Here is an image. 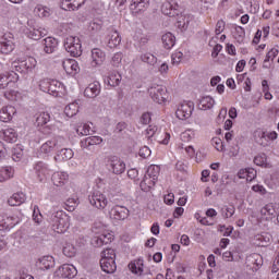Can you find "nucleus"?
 Here are the masks:
<instances>
[{"instance_id": "obj_1", "label": "nucleus", "mask_w": 279, "mask_h": 279, "mask_svg": "<svg viewBox=\"0 0 279 279\" xmlns=\"http://www.w3.org/2000/svg\"><path fill=\"white\" fill-rule=\"evenodd\" d=\"M71 226L70 218L62 211H57L51 216V227L57 234H64Z\"/></svg>"}, {"instance_id": "obj_2", "label": "nucleus", "mask_w": 279, "mask_h": 279, "mask_svg": "<svg viewBox=\"0 0 279 279\" xmlns=\"http://www.w3.org/2000/svg\"><path fill=\"white\" fill-rule=\"evenodd\" d=\"M64 49L72 58H80L82 56V40L80 37L69 36L64 40Z\"/></svg>"}, {"instance_id": "obj_3", "label": "nucleus", "mask_w": 279, "mask_h": 279, "mask_svg": "<svg viewBox=\"0 0 279 279\" xmlns=\"http://www.w3.org/2000/svg\"><path fill=\"white\" fill-rule=\"evenodd\" d=\"M149 97L156 104H165L167 101L169 95L167 94V87L162 85H153L148 88Z\"/></svg>"}, {"instance_id": "obj_4", "label": "nucleus", "mask_w": 279, "mask_h": 279, "mask_svg": "<svg viewBox=\"0 0 279 279\" xmlns=\"http://www.w3.org/2000/svg\"><path fill=\"white\" fill-rule=\"evenodd\" d=\"M88 202L90 206L97 208L98 210H104V208L108 206V197H106L104 193L97 190L90 192L88 195Z\"/></svg>"}, {"instance_id": "obj_5", "label": "nucleus", "mask_w": 279, "mask_h": 279, "mask_svg": "<svg viewBox=\"0 0 279 279\" xmlns=\"http://www.w3.org/2000/svg\"><path fill=\"white\" fill-rule=\"evenodd\" d=\"M63 137H56L50 141H47L39 148V154H44L45 156H49V154H53V151H58L60 147H62Z\"/></svg>"}, {"instance_id": "obj_6", "label": "nucleus", "mask_w": 279, "mask_h": 279, "mask_svg": "<svg viewBox=\"0 0 279 279\" xmlns=\"http://www.w3.org/2000/svg\"><path fill=\"white\" fill-rule=\"evenodd\" d=\"M36 64L38 62L36 61V58L34 57H27L25 60L13 62L12 66L19 73H29L33 69H36Z\"/></svg>"}, {"instance_id": "obj_7", "label": "nucleus", "mask_w": 279, "mask_h": 279, "mask_svg": "<svg viewBox=\"0 0 279 279\" xmlns=\"http://www.w3.org/2000/svg\"><path fill=\"white\" fill-rule=\"evenodd\" d=\"M107 166L108 170L111 173H114V175H121L122 173H125V161L117 156H111L108 159Z\"/></svg>"}, {"instance_id": "obj_8", "label": "nucleus", "mask_w": 279, "mask_h": 279, "mask_svg": "<svg viewBox=\"0 0 279 279\" xmlns=\"http://www.w3.org/2000/svg\"><path fill=\"white\" fill-rule=\"evenodd\" d=\"M193 110H195V104L193 101H184L175 111L177 118L181 121H186V119H191Z\"/></svg>"}, {"instance_id": "obj_9", "label": "nucleus", "mask_w": 279, "mask_h": 279, "mask_svg": "<svg viewBox=\"0 0 279 279\" xmlns=\"http://www.w3.org/2000/svg\"><path fill=\"white\" fill-rule=\"evenodd\" d=\"M54 276L57 278H75L77 276V268L71 264H63L54 271Z\"/></svg>"}, {"instance_id": "obj_10", "label": "nucleus", "mask_w": 279, "mask_h": 279, "mask_svg": "<svg viewBox=\"0 0 279 279\" xmlns=\"http://www.w3.org/2000/svg\"><path fill=\"white\" fill-rule=\"evenodd\" d=\"M161 12L166 16H170V19H173L175 16H180L182 14V10H180V5L177 2H169L166 1L161 5Z\"/></svg>"}, {"instance_id": "obj_11", "label": "nucleus", "mask_w": 279, "mask_h": 279, "mask_svg": "<svg viewBox=\"0 0 279 279\" xmlns=\"http://www.w3.org/2000/svg\"><path fill=\"white\" fill-rule=\"evenodd\" d=\"M276 138H278V133L276 131H272L270 133H267L265 131L255 132V141L258 145H262L263 147H267V143H269V141H276Z\"/></svg>"}, {"instance_id": "obj_12", "label": "nucleus", "mask_w": 279, "mask_h": 279, "mask_svg": "<svg viewBox=\"0 0 279 279\" xmlns=\"http://www.w3.org/2000/svg\"><path fill=\"white\" fill-rule=\"evenodd\" d=\"M110 218L116 219V221H125L130 217V209L125 206L117 205L109 211Z\"/></svg>"}, {"instance_id": "obj_13", "label": "nucleus", "mask_w": 279, "mask_h": 279, "mask_svg": "<svg viewBox=\"0 0 279 279\" xmlns=\"http://www.w3.org/2000/svg\"><path fill=\"white\" fill-rule=\"evenodd\" d=\"M34 171L37 180L39 182H45V180H47V175H49V166L43 161H38L34 166Z\"/></svg>"}, {"instance_id": "obj_14", "label": "nucleus", "mask_w": 279, "mask_h": 279, "mask_svg": "<svg viewBox=\"0 0 279 279\" xmlns=\"http://www.w3.org/2000/svg\"><path fill=\"white\" fill-rule=\"evenodd\" d=\"M108 48L114 49L121 45V34L114 27L108 29Z\"/></svg>"}, {"instance_id": "obj_15", "label": "nucleus", "mask_w": 279, "mask_h": 279, "mask_svg": "<svg viewBox=\"0 0 279 279\" xmlns=\"http://www.w3.org/2000/svg\"><path fill=\"white\" fill-rule=\"evenodd\" d=\"M62 66L69 75H75L76 73H80V64H77V61L75 59H66L62 61Z\"/></svg>"}, {"instance_id": "obj_16", "label": "nucleus", "mask_w": 279, "mask_h": 279, "mask_svg": "<svg viewBox=\"0 0 279 279\" xmlns=\"http://www.w3.org/2000/svg\"><path fill=\"white\" fill-rule=\"evenodd\" d=\"M101 143H104V138H101V136H88L80 142V146L82 149H90V147L101 145Z\"/></svg>"}, {"instance_id": "obj_17", "label": "nucleus", "mask_w": 279, "mask_h": 279, "mask_svg": "<svg viewBox=\"0 0 279 279\" xmlns=\"http://www.w3.org/2000/svg\"><path fill=\"white\" fill-rule=\"evenodd\" d=\"M147 8H149V0H132L130 4V10L133 12V14L145 12Z\"/></svg>"}, {"instance_id": "obj_18", "label": "nucleus", "mask_w": 279, "mask_h": 279, "mask_svg": "<svg viewBox=\"0 0 279 279\" xmlns=\"http://www.w3.org/2000/svg\"><path fill=\"white\" fill-rule=\"evenodd\" d=\"M101 93V85L99 82L90 83L84 90V95L89 99H95Z\"/></svg>"}, {"instance_id": "obj_19", "label": "nucleus", "mask_w": 279, "mask_h": 279, "mask_svg": "<svg viewBox=\"0 0 279 279\" xmlns=\"http://www.w3.org/2000/svg\"><path fill=\"white\" fill-rule=\"evenodd\" d=\"M37 265L39 269H41L43 271L47 269H53V267H56V259L53 258V256L47 255V256L40 257L38 259Z\"/></svg>"}, {"instance_id": "obj_20", "label": "nucleus", "mask_w": 279, "mask_h": 279, "mask_svg": "<svg viewBox=\"0 0 279 279\" xmlns=\"http://www.w3.org/2000/svg\"><path fill=\"white\" fill-rule=\"evenodd\" d=\"M106 60V53L99 48H94L92 50V66H101Z\"/></svg>"}, {"instance_id": "obj_21", "label": "nucleus", "mask_w": 279, "mask_h": 279, "mask_svg": "<svg viewBox=\"0 0 279 279\" xmlns=\"http://www.w3.org/2000/svg\"><path fill=\"white\" fill-rule=\"evenodd\" d=\"M100 267L105 274H114L117 271V263L112 258H101Z\"/></svg>"}, {"instance_id": "obj_22", "label": "nucleus", "mask_w": 279, "mask_h": 279, "mask_svg": "<svg viewBox=\"0 0 279 279\" xmlns=\"http://www.w3.org/2000/svg\"><path fill=\"white\" fill-rule=\"evenodd\" d=\"M15 114H16V108H14L13 106L3 107L0 110V121H2L3 123H9V121Z\"/></svg>"}, {"instance_id": "obj_23", "label": "nucleus", "mask_w": 279, "mask_h": 279, "mask_svg": "<svg viewBox=\"0 0 279 279\" xmlns=\"http://www.w3.org/2000/svg\"><path fill=\"white\" fill-rule=\"evenodd\" d=\"M0 51L4 54L14 51V41L12 38L8 39V35H4L0 41Z\"/></svg>"}, {"instance_id": "obj_24", "label": "nucleus", "mask_w": 279, "mask_h": 279, "mask_svg": "<svg viewBox=\"0 0 279 279\" xmlns=\"http://www.w3.org/2000/svg\"><path fill=\"white\" fill-rule=\"evenodd\" d=\"M52 184L54 186H64L69 182V173L66 172H54L51 177Z\"/></svg>"}, {"instance_id": "obj_25", "label": "nucleus", "mask_w": 279, "mask_h": 279, "mask_svg": "<svg viewBox=\"0 0 279 279\" xmlns=\"http://www.w3.org/2000/svg\"><path fill=\"white\" fill-rule=\"evenodd\" d=\"M44 51L46 53H53L58 49V39L53 37H47L44 39Z\"/></svg>"}, {"instance_id": "obj_26", "label": "nucleus", "mask_w": 279, "mask_h": 279, "mask_svg": "<svg viewBox=\"0 0 279 279\" xmlns=\"http://www.w3.org/2000/svg\"><path fill=\"white\" fill-rule=\"evenodd\" d=\"M121 80H123L121 74L117 71H113L110 72L107 77H105V84L112 87L119 86V84H121Z\"/></svg>"}, {"instance_id": "obj_27", "label": "nucleus", "mask_w": 279, "mask_h": 279, "mask_svg": "<svg viewBox=\"0 0 279 279\" xmlns=\"http://www.w3.org/2000/svg\"><path fill=\"white\" fill-rule=\"evenodd\" d=\"M25 199H27V196L23 192L14 193L9 199L8 204L9 206H21V204H25Z\"/></svg>"}, {"instance_id": "obj_28", "label": "nucleus", "mask_w": 279, "mask_h": 279, "mask_svg": "<svg viewBox=\"0 0 279 279\" xmlns=\"http://www.w3.org/2000/svg\"><path fill=\"white\" fill-rule=\"evenodd\" d=\"M111 242H112V238L106 234H100L92 239V245H94V247H101L104 245H108V243H111Z\"/></svg>"}, {"instance_id": "obj_29", "label": "nucleus", "mask_w": 279, "mask_h": 279, "mask_svg": "<svg viewBox=\"0 0 279 279\" xmlns=\"http://www.w3.org/2000/svg\"><path fill=\"white\" fill-rule=\"evenodd\" d=\"M161 43L166 49H173L175 47V35L168 32L161 36Z\"/></svg>"}, {"instance_id": "obj_30", "label": "nucleus", "mask_w": 279, "mask_h": 279, "mask_svg": "<svg viewBox=\"0 0 279 279\" xmlns=\"http://www.w3.org/2000/svg\"><path fill=\"white\" fill-rule=\"evenodd\" d=\"M1 138L5 141V143H16L19 135L14 129H7L0 133Z\"/></svg>"}, {"instance_id": "obj_31", "label": "nucleus", "mask_w": 279, "mask_h": 279, "mask_svg": "<svg viewBox=\"0 0 279 279\" xmlns=\"http://www.w3.org/2000/svg\"><path fill=\"white\" fill-rule=\"evenodd\" d=\"M215 106V99L210 96H204L199 99L198 108L199 110H210Z\"/></svg>"}, {"instance_id": "obj_32", "label": "nucleus", "mask_w": 279, "mask_h": 279, "mask_svg": "<svg viewBox=\"0 0 279 279\" xmlns=\"http://www.w3.org/2000/svg\"><path fill=\"white\" fill-rule=\"evenodd\" d=\"M77 112H80V105L77 102L69 104L64 108V114L69 119H73V117H75V114H77Z\"/></svg>"}, {"instance_id": "obj_33", "label": "nucleus", "mask_w": 279, "mask_h": 279, "mask_svg": "<svg viewBox=\"0 0 279 279\" xmlns=\"http://www.w3.org/2000/svg\"><path fill=\"white\" fill-rule=\"evenodd\" d=\"M51 121V114L49 112H40L36 117V122L35 124L38 128H43L44 125H47Z\"/></svg>"}, {"instance_id": "obj_34", "label": "nucleus", "mask_w": 279, "mask_h": 279, "mask_svg": "<svg viewBox=\"0 0 279 279\" xmlns=\"http://www.w3.org/2000/svg\"><path fill=\"white\" fill-rule=\"evenodd\" d=\"M146 175L148 179L158 182V175H160V166L151 165L148 167Z\"/></svg>"}, {"instance_id": "obj_35", "label": "nucleus", "mask_w": 279, "mask_h": 279, "mask_svg": "<svg viewBox=\"0 0 279 279\" xmlns=\"http://www.w3.org/2000/svg\"><path fill=\"white\" fill-rule=\"evenodd\" d=\"M129 269L132 271V274H135L136 276L143 275V259H137L136 262H131L129 264Z\"/></svg>"}, {"instance_id": "obj_36", "label": "nucleus", "mask_w": 279, "mask_h": 279, "mask_svg": "<svg viewBox=\"0 0 279 279\" xmlns=\"http://www.w3.org/2000/svg\"><path fill=\"white\" fill-rule=\"evenodd\" d=\"M63 85L58 81L50 82V88L48 90V95H52V97H58L60 93H62Z\"/></svg>"}, {"instance_id": "obj_37", "label": "nucleus", "mask_w": 279, "mask_h": 279, "mask_svg": "<svg viewBox=\"0 0 279 279\" xmlns=\"http://www.w3.org/2000/svg\"><path fill=\"white\" fill-rule=\"evenodd\" d=\"M141 190L144 193H149L154 186H156V181L149 179L147 175L144 177L143 181L140 183Z\"/></svg>"}, {"instance_id": "obj_38", "label": "nucleus", "mask_w": 279, "mask_h": 279, "mask_svg": "<svg viewBox=\"0 0 279 279\" xmlns=\"http://www.w3.org/2000/svg\"><path fill=\"white\" fill-rule=\"evenodd\" d=\"M45 36H47V31L44 28H33L28 32V38L32 40H40Z\"/></svg>"}, {"instance_id": "obj_39", "label": "nucleus", "mask_w": 279, "mask_h": 279, "mask_svg": "<svg viewBox=\"0 0 279 279\" xmlns=\"http://www.w3.org/2000/svg\"><path fill=\"white\" fill-rule=\"evenodd\" d=\"M34 12L39 19H47L51 16V10L47 7H43V4H38L35 9Z\"/></svg>"}, {"instance_id": "obj_40", "label": "nucleus", "mask_w": 279, "mask_h": 279, "mask_svg": "<svg viewBox=\"0 0 279 279\" xmlns=\"http://www.w3.org/2000/svg\"><path fill=\"white\" fill-rule=\"evenodd\" d=\"M140 59L142 60V62H145L150 66H154V64L158 62V58H156V56H154L151 52L142 53Z\"/></svg>"}, {"instance_id": "obj_41", "label": "nucleus", "mask_w": 279, "mask_h": 279, "mask_svg": "<svg viewBox=\"0 0 279 279\" xmlns=\"http://www.w3.org/2000/svg\"><path fill=\"white\" fill-rule=\"evenodd\" d=\"M13 77L10 73L5 72L0 74V89L8 88L12 84Z\"/></svg>"}, {"instance_id": "obj_42", "label": "nucleus", "mask_w": 279, "mask_h": 279, "mask_svg": "<svg viewBox=\"0 0 279 279\" xmlns=\"http://www.w3.org/2000/svg\"><path fill=\"white\" fill-rule=\"evenodd\" d=\"M66 210L73 213L77 206H80V198L71 197L65 201Z\"/></svg>"}, {"instance_id": "obj_43", "label": "nucleus", "mask_w": 279, "mask_h": 279, "mask_svg": "<svg viewBox=\"0 0 279 279\" xmlns=\"http://www.w3.org/2000/svg\"><path fill=\"white\" fill-rule=\"evenodd\" d=\"M75 1L77 0H61V10L71 12L76 10Z\"/></svg>"}, {"instance_id": "obj_44", "label": "nucleus", "mask_w": 279, "mask_h": 279, "mask_svg": "<svg viewBox=\"0 0 279 279\" xmlns=\"http://www.w3.org/2000/svg\"><path fill=\"white\" fill-rule=\"evenodd\" d=\"M12 175H14L12 168L10 167L2 168L0 173V182H5V180H10Z\"/></svg>"}, {"instance_id": "obj_45", "label": "nucleus", "mask_w": 279, "mask_h": 279, "mask_svg": "<svg viewBox=\"0 0 279 279\" xmlns=\"http://www.w3.org/2000/svg\"><path fill=\"white\" fill-rule=\"evenodd\" d=\"M234 38L238 43H243V39L245 38V28H243L242 26H235Z\"/></svg>"}, {"instance_id": "obj_46", "label": "nucleus", "mask_w": 279, "mask_h": 279, "mask_svg": "<svg viewBox=\"0 0 279 279\" xmlns=\"http://www.w3.org/2000/svg\"><path fill=\"white\" fill-rule=\"evenodd\" d=\"M63 254L68 258H73V256H75V254H77V248H75V246H73L72 244H66L63 247Z\"/></svg>"}, {"instance_id": "obj_47", "label": "nucleus", "mask_w": 279, "mask_h": 279, "mask_svg": "<svg viewBox=\"0 0 279 279\" xmlns=\"http://www.w3.org/2000/svg\"><path fill=\"white\" fill-rule=\"evenodd\" d=\"M254 163H255L257 167H267V155H266V154L257 155V156L254 158Z\"/></svg>"}, {"instance_id": "obj_48", "label": "nucleus", "mask_w": 279, "mask_h": 279, "mask_svg": "<svg viewBox=\"0 0 279 279\" xmlns=\"http://www.w3.org/2000/svg\"><path fill=\"white\" fill-rule=\"evenodd\" d=\"M255 239L256 241H258L257 245H260L262 247L269 245L271 241V238L269 235H263V234L256 235Z\"/></svg>"}, {"instance_id": "obj_49", "label": "nucleus", "mask_w": 279, "mask_h": 279, "mask_svg": "<svg viewBox=\"0 0 279 279\" xmlns=\"http://www.w3.org/2000/svg\"><path fill=\"white\" fill-rule=\"evenodd\" d=\"M59 156H61L62 160H71L73 158V150L71 148H61Z\"/></svg>"}, {"instance_id": "obj_50", "label": "nucleus", "mask_w": 279, "mask_h": 279, "mask_svg": "<svg viewBox=\"0 0 279 279\" xmlns=\"http://www.w3.org/2000/svg\"><path fill=\"white\" fill-rule=\"evenodd\" d=\"M194 137H195V132L191 129L186 130L181 134V141H183V143H189L193 141Z\"/></svg>"}, {"instance_id": "obj_51", "label": "nucleus", "mask_w": 279, "mask_h": 279, "mask_svg": "<svg viewBox=\"0 0 279 279\" xmlns=\"http://www.w3.org/2000/svg\"><path fill=\"white\" fill-rule=\"evenodd\" d=\"M76 133L81 136H88L90 134V126L88 124H81L76 129Z\"/></svg>"}, {"instance_id": "obj_52", "label": "nucleus", "mask_w": 279, "mask_h": 279, "mask_svg": "<svg viewBox=\"0 0 279 279\" xmlns=\"http://www.w3.org/2000/svg\"><path fill=\"white\" fill-rule=\"evenodd\" d=\"M234 213H235L234 207L226 206L221 209V214H222V217H225V219H230V217H233Z\"/></svg>"}, {"instance_id": "obj_53", "label": "nucleus", "mask_w": 279, "mask_h": 279, "mask_svg": "<svg viewBox=\"0 0 279 279\" xmlns=\"http://www.w3.org/2000/svg\"><path fill=\"white\" fill-rule=\"evenodd\" d=\"M50 86L51 81H49V78H44L39 82V89L43 90V93H49Z\"/></svg>"}, {"instance_id": "obj_54", "label": "nucleus", "mask_w": 279, "mask_h": 279, "mask_svg": "<svg viewBox=\"0 0 279 279\" xmlns=\"http://www.w3.org/2000/svg\"><path fill=\"white\" fill-rule=\"evenodd\" d=\"M101 258H112V260H114L117 258V254L114 253V250L107 248L101 252Z\"/></svg>"}, {"instance_id": "obj_55", "label": "nucleus", "mask_w": 279, "mask_h": 279, "mask_svg": "<svg viewBox=\"0 0 279 279\" xmlns=\"http://www.w3.org/2000/svg\"><path fill=\"white\" fill-rule=\"evenodd\" d=\"M122 60H123V53L117 52L113 54V57L111 59V64L113 66H119V64H121Z\"/></svg>"}, {"instance_id": "obj_56", "label": "nucleus", "mask_w": 279, "mask_h": 279, "mask_svg": "<svg viewBox=\"0 0 279 279\" xmlns=\"http://www.w3.org/2000/svg\"><path fill=\"white\" fill-rule=\"evenodd\" d=\"M279 50L278 48H272L268 53L266 54V59L264 62H269V60H274L275 58L278 57Z\"/></svg>"}, {"instance_id": "obj_57", "label": "nucleus", "mask_w": 279, "mask_h": 279, "mask_svg": "<svg viewBox=\"0 0 279 279\" xmlns=\"http://www.w3.org/2000/svg\"><path fill=\"white\" fill-rule=\"evenodd\" d=\"M211 143L217 151H223V142H221V138L215 137L211 140Z\"/></svg>"}, {"instance_id": "obj_58", "label": "nucleus", "mask_w": 279, "mask_h": 279, "mask_svg": "<svg viewBox=\"0 0 279 279\" xmlns=\"http://www.w3.org/2000/svg\"><path fill=\"white\" fill-rule=\"evenodd\" d=\"M141 123H143V125H149V123H151V113H143L141 117Z\"/></svg>"}, {"instance_id": "obj_59", "label": "nucleus", "mask_w": 279, "mask_h": 279, "mask_svg": "<svg viewBox=\"0 0 279 279\" xmlns=\"http://www.w3.org/2000/svg\"><path fill=\"white\" fill-rule=\"evenodd\" d=\"M223 29H226V22H223V20H220L216 24V35L219 36V34H222Z\"/></svg>"}, {"instance_id": "obj_60", "label": "nucleus", "mask_w": 279, "mask_h": 279, "mask_svg": "<svg viewBox=\"0 0 279 279\" xmlns=\"http://www.w3.org/2000/svg\"><path fill=\"white\" fill-rule=\"evenodd\" d=\"M247 182H252L256 178V170L254 168H246Z\"/></svg>"}, {"instance_id": "obj_61", "label": "nucleus", "mask_w": 279, "mask_h": 279, "mask_svg": "<svg viewBox=\"0 0 279 279\" xmlns=\"http://www.w3.org/2000/svg\"><path fill=\"white\" fill-rule=\"evenodd\" d=\"M140 156L142 158H149V156H151V150L149 149V147L144 146L140 149Z\"/></svg>"}, {"instance_id": "obj_62", "label": "nucleus", "mask_w": 279, "mask_h": 279, "mask_svg": "<svg viewBox=\"0 0 279 279\" xmlns=\"http://www.w3.org/2000/svg\"><path fill=\"white\" fill-rule=\"evenodd\" d=\"M163 202L168 206H171L175 202V196L173 195V193H169L163 197Z\"/></svg>"}, {"instance_id": "obj_63", "label": "nucleus", "mask_w": 279, "mask_h": 279, "mask_svg": "<svg viewBox=\"0 0 279 279\" xmlns=\"http://www.w3.org/2000/svg\"><path fill=\"white\" fill-rule=\"evenodd\" d=\"M128 177L131 180H136V178H138V170L136 168H132L128 171Z\"/></svg>"}, {"instance_id": "obj_64", "label": "nucleus", "mask_w": 279, "mask_h": 279, "mask_svg": "<svg viewBox=\"0 0 279 279\" xmlns=\"http://www.w3.org/2000/svg\"><path fill=\"white\" fill-rule=\"evenodd\" d=\"M221 49H223V46H221L220 44H217L213 49L211 57L217 58V56L221 53Z\"/></svg>"}]
</instances>
